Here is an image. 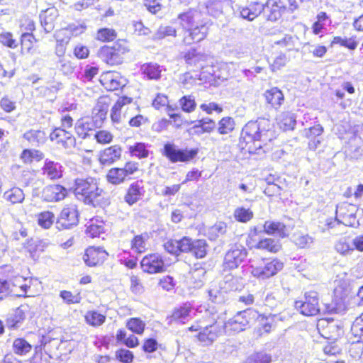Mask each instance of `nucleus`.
I'll list each match as a JSON object with an SVG mask.
<instances>
[{"mask_svg":"<svg viewBox=\"0 0 363 363\" xmlns=\"http://www.w3.org/2000/svg\"><path fill=\"white\" fill-rule=\"evenodd\" d=\"M241 138L245 143L243 149L251 155L261 156L272 149V142L276 136L270 121L259 118L255 121L248 122L244 126Z\"/></svg>","mask_w":363,"mask_h":363,"instance_id":"1","label":"nucleus"},{"mask_svg":"<svg viewBox=\"0 0 363 363\" xmlns=\"http://www.w3.org/2000/svg\"><path fill=\"white\" fill-rule=\"evenodd\" d=\"M74 191L79 199L89 204L98 201L103 193L99 188L97 180L91 177L76 179Z\"/></svg>","mask_w":363,"mask_h":363,"instance_id":"2","label":"nucleus"},{"mask_svg":"<svg viewBox=\"0 0 363 363\" xmlns=\"http://www.w3.org/2000/svg\"><path fill=\"white\" fill-rule=\"evenodd\" d=\"M357 208L355 205L342 203L337 206L336 208V218L335 220H330L327 221V226L328 228H333L335 224L342 223L345 226L354 227L359 225L357 219L356 213Z\"/></svg>","mask_w":363,"mask_h":363,"instance_id":"3","label":"nucleus"},{"mask_svg":"<svg viewBox=\"0 0 363 363\" xmlns=\"http://www.w3.org/2000/svg\"><path fill=\"white\" fill-rule=\"evenodd\" d=\"M161 153L172 163H177L178 162H186L193 160L196 156L198 150L179 149L174 143H167L164 144Z\"/></svg>","mask_w":363,"mask_h":363,"instance_id":"4","label":"nucleus"},{"mask_svg":"<svg viewBox=\"0 0 363 363\" xmlns=\"http://www.w3.org/2000/svg\"><path fill=\"white\" fill-rule=\"evenodd\" d=\"M284 267L282 262L277 259L272 260H262L259 264H252L251 274L253 277L259 279H266L274 276L281 271Z\"/></svg>","mask_w":363,"mask_h":363,"instance_id":"5","label":"nucleus"},{"mask_svg":"<svg viewBox=\"0 0 363 363\" xmlns=\"http://www.w3.org/2000/svg\"><path fill=\"white\" fill-rule=\"evenodd\" d=\"M304 301H296L295 307L307 316L318 315L320 311L319 297L316 291H311L305 294Z\"/></svg>","mask_w":363,"mask_h":363,"instance_id":"6","label":"nucleus"},{"mask_svg":"<svg viewBox=\"0 0 363 363\" xmlns=\"http://www.w3.org/2000/svg\"><path fill=\"white\" fill-rule=\"evenodd\" d=\"M79 222V212L77 206L69 204L65 206L60 212L57 220L59 230L69 229L76 226Z\"/></svg>","mask_w":363,"mask_h":363,"instance_id":"7","label":"nucleus"},{"mask_svg":"<svg viewBox=\"0 0 363 363\" xmlns=\"http://www.w3.org/2000/svg\"><path fill=\"white\" fill-rule=\"evenodd\" d=\"M247 250L241 245H234L225 254L224 264L230 269L237 268L246 258Z\"/></svg>","mask_w":363,"mask_h":363,"instance_id":"8","label":"nucleus"},{"mask_svg":"<svg viewBox=\"0 0 363 363\" xmlns=\"http://www.w3.org/2000/svg\"><path fill=\"white\" fill-rule=\"evenodd\" d=\"M317 328L319 333L325 339L335 340L342 335V328L333 320L322 319L318 320Z\"/></svg>","mask_w":363,"mask_h":363,"instance_id":"9","label":"nucleus"},{"mask_svg":"<svg viewBox=\"0 0 363 363\" xmlns=\"http://www.w3.org/2000/svg\"><path fill=\"white\" fill-rule=\"evenodd\" d=\"M145 272L149 274L160 273L164 271V263L159 254H150L144 257L140 262Z\"/></svg>","mask_w":363,"mask_h":363,"instance_id":"10","label":"nucleus"},{"mask_svg":"<svg viewBox=\"0 0 363 363\" xmlns=\"http://www.w3.org/2000/svg\"><path fill=\"white\" fill-rule=\"evenodd\" d=\"M100 82L109 91L118 90L125 86L127 80L118 72H107L101 76Z\"/></svg>","mask_w":363,"mask_h":363,"instance_id":"11","label":"nucleus"},{"mask_svg":"<svg viewBox=\"0 0 363 363\" xmlns=\"http://www.w3.org/2000/svg\"><path fill=\"white\" fill-rule=\"evenodd\" d=\"M50 140L65 149H71L75 146L76 139L66 130L57 128L50 135Z\"/></svg>","mask_w":363,"mask_h":363,"instance_id":"12","label":"nucleus"},{"mask_svg":"<svg viewBox=\"0 0 363 363\" xmlns=\"http://www.w3.org/2000/svg\"><path fill=\"white\" fill-rule=\"evenodd\" d=\"M98 128L93 123L92 119L85 117L78 120L74 126L75 133L82 139H87L94 137L96 129Z\"/></svg>","mask_w":363,"mask_h":363,"instance_id":"13","label":"nucleus"},{"mask_svg":"<svg viewBox=\"0 0 363 363\" xmlns=\"http://www.w3.org/2000/svg\"><path fill=\"white\" fill-rule=\"evenodd\" d=\"M207 32L208 28L205 24L197 23L194 27L185 31L183 42L186 45L199 42L206 38Z\"/></svg>","mask_w":363,"mask_h":363,"instance_id":"14","label":"nucleus"},{"mask_svg":"<svg viewBox=\"0 0 363 363\" xmlns=\"http://www.w3.org/2000/svg\"><path fill=\"white\" fill-rule=\"evenodd\" d=\"M67 195V190L59 184L50 185L44 188L43 197L48 202H57L63 200Z\"/></svg>","mask_w":363,"mask_h":363,"instance_id":"15","label":"nucleus"},{"mask_svg":"<svg viewBox=\"0 0 363 363\" xmlns=\"http://www.w3.org/2000/svg\"><path fill=\"white\" fill-rule=\"evenodd\" d=\"M108 253L102 247H89L84 255L85 263L89 267H94L103 263L106 259Z\"/></svg>","mask_w":363,"mask_h":363,"instance_id":"16","label":"nucleus"},{"mask_svg":"<svg viewBox=\"0 0 363 363\" xmlns=\"http://www.w3.org/2000/svg\"><path fill=\"white\" fill-rule=\"evenodd\" d=\"M107 101L108 99L106 98L100 99L92 110L91 117H89V119L93 120V123L97 128H100L102 125L104 121L106 118L108 110V103Z\"/></svg>","mask_w":363,"mask_h":363,"instance_id":"17","label":"nucleus"},{"mask_svg":"<svg viewBox=\"0 0 363 363\" xmlns=\"http://www.w3.org/2000/svg\"><path fill=\"white\" fill-rule=\"evenodd\" d=\"M264 10L263 12L269 13L267 20L276 21L282 15L283 12L286 9V6L280 0H267L264 5Z\"/></svg>","mask_w":363,"mask_h":363,"instance_id":"18","label":"nucleus"},{"mask_svg":"<svg viewBox=\"0 0 363 363\" xmlns=\"http://www.w3.org/2000/svg\"><path fill=\"white\" fill-rule=\"evenodd\" d=\"M218 332V327L215 323L206 325L198 333V340L203 346H208L217 339Z\"/></svg>","mask_w":363,"mask_h":363,"instance_id":"19","label":"nucleus"},{"mask_svg":"<svg viewBox=\"0 0 363 363\" xmlns=\"http://www.w3.org/2000/svg\"><path fill=\"white\" fill-rule=\"evenodd\" d=\"M250 313V310L238 312L233 318L228 320V326L230 327V330L237 333L243 331L249 324L247 316Z\"/></svg>","mask_w":363,"mask_h":363,"instance_id":"20","label":"nucleus"},{"mask_svg":"<svg viewBox=\"0 0 363 363\" xmlns=\"http://www.w3.org/2000/svg\"><path fill=\"white\" fill-rule=\"evenodd\" d=\"M145 193L144 187L141 181L132 183L124 196L125 201L130 206L137 203L142 199Z\"/></svg>","mask_w":363,"mask_h":363,"instance_id":"21","label":"nucleus"},{"mask_svg":"<svg viewBox=\"0 0 363 363\" xmlns=\"http://www.w3.org/2000/svg\"><path fill=\"white\" fill-rule=\"evenodd\" d=\"M42 174L49 179H58L62 177V166L57 162L46 159L42 167Z\"/></svg>","mask_w":363,"mask_h":363,"instance_id":"22","label":"nucleus"},{"mask_svg":"<svg viewBox=\"0 0 363 363\" xmlns=\"http://www.w3.org/2000/svg\"><path fill=\"white\" fill-rule=\"evenodd\" d=\"M57 16L58 11L55 7L48 8L40 13V23L46 33H50L53 30L55 21Z\"/></svg>","mask_w":363,"mask_h":363,"instance_id":"23","label":"nucleus"},{"mask_svg":"<svg viewBox=\"0 0 363 363\" xmlns=\"http://www.w3.org/2000/svg\"><path fill=\"white\" fill-rule=\"evenodd\" d=\"M121 148L118 145L111 146L101 152L99 161L104 165L111 164L121 157Z\"/></svg>","mask_w":363,"mask_h":363,"instance_id":"24","label":"nucleus"},{"mask_svg":"<svg viewBox=\"0 0 363 363\" xmlns=\"http://www.w3.org/2000/svg\"><path fill=\"white\" fill-rule=\"evenodd\" d=\"M264 96L267 102L275 109L279 108L284 101V94L277 87L267 90Z\"/></svg>","mask_w":363,"mask_h":363,"instance_id":"25","label":"nucleus"},{"mask_svg":"<svg viewBox=\"0 0 363 363\" xmlns=\"http://www.w3.org/2000/svg\"><path fill=\"white\" fill-rule=\"evenodd\" d=\"M192 312V307L190 303H186L183 304L179 308L174 311L172 315L169 318V322H178L184 323L189 320L191 316V313Z\"/></svg>","mask_w":363,"mask_h":363,"instance_id":"26","label":"nucleus"},{"mask_svg":"<svg viewBox=\"0 0 363 363\" xmlns=\"http://www.w3.org/2000/svg\"><path fill=\"white\" fill-rule=\"evenodd\" d=\"M264 230L268 235H277L282 238L288 235L286 225L278 221H265Z\"/></svg>","mask_w":363,"mask_h":363,"instance_id":"27","label":"nucleus"},{"mask_svg":"<svg viewBox=\"0 0 363 363\" xmlns=\"http://www.w3.org/2000/svg\"><path fill=\"white\" fill-rule=\"evenodd\" d=\"M200 13L197 11L189 10L179 14L178 18L182 28L188 30L198 23L197 20L200 18Z\"/></svg>","mask_w":363,"mask_h":363,"instance_id":"28","label":"nucleus"},{"mask_svg":"<svg viewBox=\"0 0 363 363\" xmlns=\"http://www.w3.org/2000/svg\"><path fill=\"white\" fill-rule=\"evenodd\" d=\"M26 318L24 310L22 307L16 308L14 312L10 314L6 322V325L9 329H16L21 326Z\"/></svg>","mask_w":363,"mask_h":363,"instance_id":"29","label":"nucleus"},{"mask_svg":"<svg viewBox=\"0 0 363 363\" xmlns=\"http://www.w3.org/2000/svg\"><path fill=\"white\" fill-rule=\"evenodd\" d=\"M264 10V4L255 2L247 7L242 8L240 11L242 18L248 21H252Z\"/></svg>","mask_w":363,"mask_h":363,"instance_id":"30","label":"nucleus"},{"mask_svg":"<svg viewBox=\"0 0 363 363\" xmlns=\"http://www.w3.org/2000/svg\"><path fill=\"white\" fill-rule=\"evenodd\" d=\"M277 120L280 128L284 131L294 130L296 123V117L291 112L281 113Z\"/></svg>","mask_w":363,"mask_h":363,"instance_id":"31","label":"nucleus"},{"mask_svg":"<svg viewBox=\"0 0 363 363\" xmlns=\"http://www.w3.org/2000/svg\"><path fill=\"white\" fill-rule=\"evenodd\" d=\"M292 241L298 248H310L314 242V238L302 232H296L292 236Z\"/></svg>","mask_w":363,"mask_h":363,"instance_id":"32","label":"nucleus"},{"mask_svg":"<svg viewBox=\"0 0 363 363\" xmlns=\"http://www.w3.org/2000/svg\"><path fill=\"white\" fill-rule=\"evenodd\" d=\"M23 138L33 146H38L45 141V134L40 130H30L23 134Z\"/></svg>","mask_w":363,"mask_h":363,"instance_id":"33","label":"nucleus"},{"mask_svg":"<svg viewBox=\"0 0 363 363\" xmlns=\"http://www.w3.org/2000/svg\"><path fill=\"white\" fill-rule=\"evenodd\" d=\"M216 128V123L213 120L205 118L197 121L196 124L193 126L195 133L201 135L204 133H211Z\"/></svg>","mask_w":363,"mask_h":363,"instance_id":"34","label":"nucleus"},{"mask_svg":"<svg viewBox=\"0 0 363 363\" xmlns=\"http://www.w3.org/2000/svg\"><path fill=\"white\" fill-rule=\"evenodd\" d=\"M148 238L147 233L135 235L131 241V249L136 253L145 252L147 249V241Z\"/></svg>","mask_w":363,"mask_h":363,"instance_id":"35","label":"nucleus"},{"mask_svg":"<svg viewBox=\"0 0 363 363\" xmlns=\"http://www.w3.org/2000/svg\"><path fill=\"white\" fill-rule=\"evenodd\" d=\"M281 247V246L279 241L272 238L262 239L256 245V248L259 250H267L274 253L279 252Z\"/></svg>","mask_w":363,"mask_h":363,"instance_id":"36","label":"nucleus"},{"mask_svg":"<svg viewBox=\"0 0 363 363\" xmlns=\"http://www.w3.org/2000/svg\"><path fill=\"white\" fill-rule=\"evenodd\" d=\"M141 69L150 79H160L162 71V67L155 63L145 64L142 66Z\"/></svg>","mask_w":363,"mask_h":363,"instance_id":"37","label":"nucleus"},{"mask_svg":"<svg viewBox=\"0 0 363 363\" xmlns=\"http://www.w3.org/2000/svg\"><path fill=\"white\" fill-rule=\"evenodd\" d=\"M208 245L204 240H193L191 253L196 258H203L207 253Z\"/></svg>","mask_w":363,"mask_h":363,"instance_id":"38","label":"nucleus"},{"mask_svg":"<svg viewBox=\"0 0 363 363\" xmlns=\"http://www.w3.org/2000/svg\"><path fill=\"white\" fill-rule=\"evenodd\" d=\"M206 58V55L197 52L195 49L190 50L184 55L186 62L194 66H198L201 62L205 61Z\"/></svg>","mask_w":363,"mask_h":363,"instance_id":"39","label":"nucleus"},{"mask_svg":"<svg viewBox=\"0 0 363 363\" xmlns=\"http://www.w3.org/2000/svg\"><path fill=\"white\" fill-rule=\"evenodd\" d=\"M125 178L126 177L121 168H111L106 174L107 181L115 185L124 182Z\"/></svg>","mask_w":363,"mask_h":363,"instance_id":"40","label":"nucleus"},{"mask_svg":"<svg viewBox=\"0 0 363 363\" xmlns=\"http://www.w3.org/2000/svg\"><path fill=\"white\" fill-rule=\"evenodd\" d=\"M147 146L148 145L144 143H136L129 147V152L132 156L138 159L147 158L149 156Z\"/></svg>","mask_w":363,"mask_h":363,"instance_id":"41","label":"nucleus"},{"mask_svg":"<svg viewBox=\"0 0 363 363\" xmlns=\"http://www.w3.org/2000/svg\"><path fill=\"white\" fill-rule=\"evenodd\" d=\"M31 349V345L23 338H17L13 342V350L16 354L26 355Z\"/></svg>","mask_w":363,"mask_h":363,"instance_id":"42","label":"nucleus"},{"mask_svg":"<svg viewBox=\"0 0 363 363\" xmlns=\"http://www.w3.org/2000/svg\"><path fill=\"white\" fill-rule=\"evenodd\" d=\"M84 318L87 324L94 327L101 325L106 320L104 315L95 311H87Z\"/></svg>","mask_w":363,"mask_h":363,"instance_id":"43","label":"nucleus"},{"mask_svg":"<svg viewBox=\"0 0 363 363\" xmlns=\"http://www.w3.org/2000/svg\"><path fill=\"white\" fill-rule=\"evenodd\" d=\"M254 213L250 208L238 207L233 212L234 218L240 223H247L252 219Z\"/></svg>","mask_w":363,"mask_h":363,"instance_id":"44","label":"nucleus"},{"mask_svg":"<svg viewBox=\"0 0 363 363\" xmlns=\"http://www.w3.org/2000/svg\"><path fill=\"white\" fill-rule=\"evenodd\" d=\"M227 224L224 222H217L208 230L209 239L215 240L220 236L224 235L227 232Z\"/></svg>","mask_w":363,"mask_h":363,"instance_id":"45","label":"nucleus"},{"mask_svg":"<svg viewBox=\"0 0 363 363\" xmlns=\"http://www.w3.org/2000/svg\"><path fill=\"white\" fill-rule=\"evenodd\" d=\"M4 198L12 203H21L24 200V194L20 188L13 187L6 191L4 194Z\"/></svg>","mask_w":363,"mask_h":363,"instance_id":"46","label":"nucleus"},{"mask_svg":"<svg viewBox=\"0 0 363 363\" xmlns=\"http://www.w3.org/2000/svg\"><path fill=\"white\" fill-rule=\"evenodd\" d=\"M43 156V153L38 150L26 149L22 152L21 159L25 163H31L34 160H41Z\"/></svg>","mask_w":363,"mask_h":363,"instance_id":"47","label":"nucleus"},{"mask_svg":"<svg viewBox=\"0 0 363 363\" xmlns=\"http://www.w3.org/2000/svg\"><path fill=\"white\" fill-rule=\"evenodd\" d=\"M235 128V121L231 117H224L218 123V131L225 135L230 133Z\"/></svg>","mask_w":363,"mask_h":363,"instance_id":"48","label":"nucleus"},{"mask_svg":"<svg viewBox=\"0 0 363 363\" xmlns=\"http://www.w3.org/2000/svg\"><path fill=\"white\" fill-rule=\"evenodd\" d=\"M206 8L209 15L218 17L223 12V5L220 1L209 0L206 2Z\"/></svg>","mask_w":363,"mask_h":363,"instance_id":"49","label":"nucleus"},{"mask_svg":"<svg viewBox=\"0 0 363 363\" xmlns=\"http://www.w3.org/2000/svg\"><path fill=\"white\" fill-rule=\"evenodd\" d=\"M352 247V243L345 238L339 240L335 245V250L345 256L351 255L353 253Z\"/></svg>","mask_w":363,"mask_h":363,"instance_id":"50","label":"nucleus"},{"mask_svg":"<svg viewBox=\"0 0 363 363\" xmlns=\"http://www.w3.org/2000/svg\"><path fill=\"white\" fill-rule=\"evenodd\" d=\"M126 327L135 333L142 334L145 330V323L140 318H132L128 320Z\"/></svg>","mask_w":363,"mask_h":363,"instance_id":"51","label":"nucleus"},{"mask_svg":"<svg viewBox=\"0 0 363 363\" xmlns=\"http://www.w3.org/2000/svg\"><path fill=\"white\" fill-rule=\"evenodd\" d=\"M54 214L50 211H44L38 216V223L43 228H49L54 222Z\"/></svg>","mask_w":363,"mask_h":363,"instance_id":"52","label":"nucleus"},{"mask_svg":"<svg viewBox=\"0 0 363 363\" xmlns=\"http://www.w3.org/2000/svg\"><path fill=\"white\" fill-rule=\"evenodd\" d=\"M179 104L184 112L191 113L196 108V104L194 96L191 95L184 96L179 100Z\"/></svg>","mask_w":363,"mask_h":363,"instance_id":"53","label":"nucleus"},{"mask_svg":"<svg viewBox=\"0 0 363 363\" xmlns=\"http://www.w3.org/2000/svg\"><path fill=\"white\" fill-rule=\"evenodd\" d=\"M116 35L115 30L104 28L98 30L96 38L103 42L112 41L116 38Z\"/></svg>","mask_w":363,"mask_h":363,"instance_id":"54","label":"nucleus"},{"mask_svg":"<svg viewBox=\"0 0 363 363\" xmlns=\"http://www.w3.org/2000/svg\"><path fill=\"white\" fill-rule=\"evenodd\" d=\"M329 19V16L325 12H320L317 15V21L314 22L312 26L313 32L314 34H319L325 26V22Z\"/></svg>","mask_w":363,"mask_h":363,"instance_id":"55","label":"nucleus"},{"mask_svg":"<svg viewBox=\"0 0 363 363\" xmlns=\"http://www.w3.org/2000/svg\"><path fill=\"white\" fill-rule=\"evenodd\" d=\"M332 44H340V45L347 48L350 50H354L357 46V42L354 38H342L340 36H335L333 38Z\"/></svg>","mask_w":363,"mask_h":363,"instance_id":"56","label":"nucleus"},{"mask_svg":"<svg viewBox=\"0 0 363 363\" xmlns=\"http://www.w3.org/2000/svg\"><path fill=\"white\" fill-rule=\"evenodd\" d=\"M176 30L171 26H160L153 36L154 40L162 39L167 36H175Z\"/></svg>","mask_w":363,"mask_h":363,"instance_id":"57","label":"nucleus"},{"mask_svg":"<svg viewBox=\"0 0 363 363\" xmlns=\"http://www.w3.org/2000/svg\"><path fill=\"white\" fill-rule=\"evenodd\" d=\"M60 296L69 305L79 303L82 300V297L79 293L74 295L71 291L66 290L60 291Z\"/></svg>","mask_w":363,"mask_h":363,"instance_id":"58","label":"nucleus"},{"mask_svg":"<svg viewBox=\"0 0 363 363\" xmlns=\"http://www.w3.org/2000/svg\"><path fill=\"white\" fill-rule=\"evenodd\" d=\"M116 44L112 47L104 46L99 50V56L104 62L108 65L111 57H112L113 54L116 52Z\"/></svg>","mask_w":363,"mask_h":363,"instance_id":"59","label":"nucleus"},{"mask_svg":"<svg viewBox=\"0 0 363 363\" xmlns=\"http://www.w3.org/2000/svg\"><path fill=\"white\" fill-rule=\"evenodd\" d=\"M125 52V48H121L118 43H116V52L111 57L110 62L108 65H116L121 64L123 62V55Z\"/></svg>","mask_w":363,"mask_h":363,"instance_id":"60","label":"nucleus"},{"mask_svg":"<svg viewBox=\"0 0 363 363\" xmlns=\"http://www.w3.org/2000/svg\"><path fill=\"white\" fill-rule=\"evenodd\" d=\"M259 330L260 331H263L264 333H268L271 331L274 319L272 316H259Z\"/></svg>","mask_w":363,"mask_h":363,"instance_id":"61","label":"nucleus"},{"mask_svg":"<svg viewBox=\"0 0 363 363\" xmlns=\"http://www.w3.org/2000/svg\"><path fill=\"white\" fill-rule=\"evenodd\" d=\"M271 356L264 352H257L250 356L247 363H270Z\"/></svg>","mask_w":363,"mask_h":363,"instance_id":"62","label":"nucleus"},{"mask_svg":"<svg viewBox=\"0 0 363 363\" xmlns=\"http://www.w3.org/2000/svg\"><path fill=\"white\" fill-rule=\"evenodd\" d=\"M94 138L100 144L110 143L113 140V135L107 130L95 132Z\"/></svg>","mask_w":363,"mask_h":363,"instance_id":"63","label":"nucleus"},{"mask_svg":"<svg viewBox=\"0 0 363 363\" xmlns=\"http://www.w3.org/2000/svg\"><path fill=\"white\" fill-rule=\"evenodd\" d=\"M0 43L11 48H16L18 46L17 41L13 38V35L10 33L0 34Z\"/></svg>","mask_w":363,"mask_h":363,"instance_id":"64","label":"nucleus"}]
</instances>
